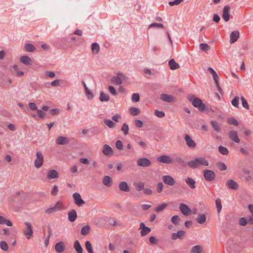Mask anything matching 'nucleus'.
Listing matches in <instances>:
<instances>
[{"instance_id":"f257e3e1","label":"nucleus","mask_w":253,"mask_h":253,"mask_svg":"<svg viewBox=\"0 0 253 253\" xmlns=\"http://www.w3.org/2000/svg\"><path fill=\"white\" fill-rule=\"evenodd\" d=\"M190 168L196 169L200 166H208L209 162L203 157H199L196 158L194 160L189 161L187 164Z\"/></svg>"},{"instance_id":"f03ea898","label":"nucleus","mask_w":253,"mask_h":253,"mask_svg":"<svg viewBox=\"0 0 253 253\" xmlns=\"http://www.w3.org/2000/svg\"><path fill=\"white\" fill-rule=\"evenodd\" d=\"M188 100L191 102L192 105L201 112L205 110V104L202 102V100L199 98L196 97L193 95L189 94L187 96Z\"/></svg>"},{"instance_id":"7ed1b4c3","label":"nucleus","mask_w":253,"mask_h":253,"mask_svg":"<svg viewBox=\"0 0 253 253\" xmlns=\"http://www.w3.org/2000/svg\"><path fill=\"white\" fill-rule=\"evenodd\" d=\"M25 224L26 227L23 230V234L26 236V238L30 239L33 236V230L31 223L26 221Z\"/></svg>"},{"instance_id":"20e7f679","label":"nucleus","mask_w":253,"mask_h":253,"mask_svg":"<svg viewBox=\"0 0 253 253\" xmlns=\"http://www.w3.org/2000/svg\"><path fill=\"white\" fill-rule=\"evenodd\" d=\"M43 162V157L41 152H37L36 153V159L34 162V165L37 169L40 168Z\"/></svg>"},{"instance_id":"39448f33","label":"nucleus","mask_w":253,"mask_h":253,"mask_svg":"<svg viewBox=\"0 0 253 253\" xmlns=\"http://www.w3.org/2000/svg\"><path fill=\"white\" fill-rule=\"evenodd\" d=\"M157 161L159 162L168 165L172 164L173 162L172 158L166 155H164L158 157L157 158Z\"/></svg>"},{"instance_id":"423d86ee","label":"nucleus","mask_w":253,"mask_h":253,"mask_svg":"<svg viewBox=\"0 0 253 253\" xmlns=\"http://www.w3.org/2000/svg\"><path fill=\"white\" fill-rule=\"evenodd\" d=\"M204 177L208 181H211L215 178V174L213 171L209 169H205L204 171Z\"/></svg>"},{"instance_id":"0eeeda50","label":"nucleus","mask_w":253,"mask_h":253,"mask_svg":"<svg viewBox=\"0 0 253 253\" xmlns=\"http://www.w3.org/2000/svg\"><path fill=\"white\" fill-rule=\"evenodd\" d=\"M136 163L138 166L141 167H149L152 164L151 162L148 159L146 158L138 159L137 160Z\"/></svg>"},{"instance_id":"6e6552de","label":"nucleus","mask_w":253,"mask_h":253,"mask_svg":"<svg viewBox=\"0 0 253 253\" xmlns=\"http://www.w3.org/2000/svg\"><path fill=\"white\" fill-rule=\"evenodd\" d=\"M163 182L169 186H173L175 184V181L174 178L170 175H164L162 177Z\"/></svg>"},{"instance_id":"1a4fd4ad","label":"nucleus","mask_w":253,"mask_h":253,"mask_svg":"<svg viewBox=\"0 0 253 253\" xmlns=\"http://www.w3.org/2000/svg\"><path fill=\"white\" fill-rule=\"evenodd\" d=\"M230 10V7L228 5H226L223 7L222 17L226 22L229 20Z\"/></svg>"},{"instance_id":"9d476101","label":"nucleus","mask_w":253,"mask_h":253,"mask_svg":"<svg viewBox=\"0 0 253 253\" xmlns=\"http://www.w3.org/2000/svg\"><path fill=\"white\" fill-rule=\"evenodd\" d=\"M73 197L75 203L78 206L80 207L85 203L84 201L81 198V195L79 193H74Z\"/></svg>"},{"instance_id":"9b49d317","label":"nucleus","mask_w":253,"mask_h":253,"mask_svg":"<svg viewBox=\"0 0 253 253\" xmlns=\"http://www.w3.org/2000/svg\"><path fill=\"white\" fill-rule=\"evenodd\" d=\"M55 142L57 145H65L69 143V139L67 137L60 136L57 137Z\"/></svg>"},{"instance_id":"f8f14e48","label":"nucleus","mask_w":253,"mask_h":253,"mask_svg":"<svg viewBox=\"0 0 253 253\" xmlns=\"http://www.w3.org/2000/svg\"><path fill=\"white\" fill-rule=\"evenodd\" d=\"M184 140L187 145L191 148H195L196 146L195 142L192 139L191 136L188 134H185L184 136Z\"/></svg>"},{"instance_id":"ddd939ff","label":"nucleus","mask_w":253,"mask_h":253,"mask_svg":"<svg viewBox=\"0 0 253 253\" xmlns=\"http://www.w3.org/2000/svg\"><path fill=\"white\" fill-rule=\"evenodd\" d=\"M160 98L162 100L169 103L174 102L175 101V97L166 93H162L161 95Z\"/></svg>"},{"instance_id":"4468645a","label":"nucleus","mask_w":253,"mask_h":253,"mask_svg":"<svg viewBox=\"0 0 253 253\" xmlns=\"http://www.w3.org/2000/svg\"><path fill=\"white\" fill-rule=\"evenodd\" d=\"M179 210L181 212L185 215H188L190 214L191 209L185 204L180 203L179 205Z\"/></svg>"},{"instance_id":"2eb2a0df","label":"nucleus","mask_w":253,"mask_h":253,"mask_svg":"<svg viewBox=\"0 0 253 253\" xmlns=\"http://www.w3.org/2000/svg\"><path fill=\"white\" fill-rule=\"evenodd\" d=\"M139 229H141L140 234L142 236H144L149 233L151 231V229L145 225L143 222L140 223Z\"/></svg>"},{"instance_id":"dca6fc26","label":"nucleus","mask_w":253,"mask_h":253,"mask_svg":"<svg viewBox=\"0 0 253 253\" xmlns=\"http://www.w3.org/2000/svg\"><path fill=\"white\" fill-rule=\"evenodd\" d=\"M102 153L105 156H110L113 155V150L109 145L105 144L103 146Z\"/></svg>"},{"instance_id":"f3484780","label":"nucleus","mask_w":253,"mask_h":253,"mask_svg":"<svg viewBox=\"0 0 253 253\" xmlns=\"http://www.w3.org/2000/svg\"><path fill=\"white\" fill-rule=\"evenodd\" d=\"M225 185L229 188L233 189V190H237L239 188L238 184L232 179L228 180L226 182Z\"/></svg>"},{"instance_id":"a211bd4d","label":"nucleus","mask_w":253,"mask_h":253,"mask_svg":"<svg viewBox=\"0 0 253 253\" xmlns=\"http://www.w3.org/2000/svg\"><path fill=\"white\" fill-rule=\"evenodd\" d=\"M229 136L230 139L236 143H239L240 139L238 136V134L235 130H231L229 132Z\"/></svg>"},{"instance_id":"6ab92c4d","label":"nucleus","mask_w":253,"mask_h":253,"mask_svg":"<svg viewBox=\"0 0 253 253\" xmlns=\"http://www.w3.org/2000/svg\"><path fill=\"white\" fill-rule=\"evenodd\" d=\"M185 232L183 230L178 231L176 233H173L171 238L172 240H176L178 239H181L184 236Z\"/></svg>"},{"instance_id":"aec40b11","label":"nucleus","mask_w":253,"mask_h":253,"mask_svg":"<svg viewBox=\"0 0 253 253\" xmlns=\"http://www.w3.org/2000/svg\"><path fill=\"white\" fill-rule=\"evenodd\" d=\"M55 251L59 253H63L65 250V245L63 242H59L55 245Z\"/></svg>"},{"instance_id":"412c9836","label":"nucleus","mask_w":253,"mask_h":253,"mask_svg":"<svg viewBox=\"0 0 253 253\" xmlns=\"http://www.w3.org/2000/svg\"><path fill=\"white\" fill-rule=\"evenodd\" d=\"M239 35L238 31L232 32L230 35V43H233L236 42L239 37Z\"/></svg>"},{"instance_id":"4be33fe9","label":"nucleus","mask_w":253,"mask_h":253,"mask_svg":"<svg viewBox=\"0 0 253 253\" xmlns=\"http://www.w3.org/2000/svg\"><path fill=\"white\" fill-rule=\"evenodd\" d=\"M119 187L121 191L128 192L130 191V188L127 183L125 181H121L119 184Z\"/></svg>"},{"instance_id":"5701e85b","label":"nucleus","mask_w":253,"mask_h":253,"mask_svg":"<svg viewBox=\"0 0 253 253\" xmlns=\"http://www.w3.org/2000/svg\"><path fill=\"white\" fill-rule=\"evenodd\" d=\"M59 177V174L57 171L54 169H51L48 171L47 174L48 179L57 178Z\"/></svg>"},{"instance_id":"b1692460","label":"nucleus","mask_w":253,"mask_h":253,"mask_svg":"<svg viewBox=\"0 0 253 253\" xmlns=\"http://www.w3.org/2000/svg\"><path fill=\"white\" fill-rule=\"evenodd\" d=\"M185 182L191 189H195L196 188V182L194 179L191 177H187L185 179Z\"/></svg>"},{"instance_id":"393cba45","label":"nucleus","mask_w":253,"mask_h":253,"mask_svg":"<svg viewBox=\"0 0 253 253\" xmlns=\"http://www.w3.org/2000/svg\"><path fill=\"white\" fill-rule=\"evenodd\" d=\"M20 61L26 65L32 64V59L28 56H22L20 58Z\"/></svg>"},{"instance_id":"a878e982","label":"nucleus","mask_w":253,"mask_h":253,"mask_svg":"<svg viewBox=\"0 0 253 253\" xmlns=\"http://www.w3.org/2000/svg\"><path fill=\"white\" fill-rule=\"evenodd\" d=\"M197 222L200 224H204L206 221V214L200 213L196 218Z\"/></svg>"},{"instance_id":"bb28decb","label":"nucleus","mask_w":253,"mask_h":253,"mask_svg":"<svg viewBox=\"0 0 253 253\" xmlns=\"http://www.w3.org/2000/svg\"><path fill=\"white\" fill-rule=\"evenodd\" d=\"M169 65L171 70L177 69L180 67L179 65L173 59H171L169 61Z\"/></svg>"},{"instance_id":"cd10ccee","label":"nucleus","mask_w":253,"mask_h":253,"mask_svg":"<svg viewBox=\"0 0 253 253\" xmlns=\"http://www.w3.org/2000/svg\"><path fill=\"white\" fill-rule=\"evenodd\" d=\"M68 219L71 222H74L77 218V215L76 211L74 210H72L68 212Z\"/></svg>"},{"instance_id":"c85d7f7f","label":"nucleus","mask_w":253,"mask_h":253,"mask_svg":"<svg viewBox=\"0 0 253 253\" xmlns=\"http://www.w3.org/2000/svg\"><path fill=\"white\" fill-rule=\"evenodd\" d=\"M102 182L107 187H110L112 185V180L110 176L106 175L103 177Z\"/></svg>"},{"instance_id":"c756f323","label":"nucleus","mask_w":253,"mask_h":253,"mask_svg":"<svg viewBox=\"0 0 253 253\" xmlns=\"http://www.w3.org/2000/svg\"><path fill=\"white\" fill-rule=\"evenodd\" d=\"M74 247L77 253H83V248L78 240L75 241Z\"/></svg>"},{"instance_id":"7c9ffc66","label":"nucleus","mask_w":253,"mask_h":253,"mask_svg":"<svg viewBox=\"0 0 253 253\" xmlns=\"http://www.w3.org/2000/svg\"><path fill=\"white\" fill-rule=\"evenodd\" d=\"M211 125L213 128L214 130L216 132H219L221 131V127L219 126L218 123L215 121H211Z\"/></svg>"},{"instance_id":"2f4dec72","label":"nucleus","mask_w":253,"mask_h":253,"mask_svg":"<svg viewBox=\"0 0 253 253\" xmlns=\"http://www.w3.org/2000/svg\"><path fill=\"white\" fill-rule=\"evenodd\" d=\"M90 231V226L89 225L84 226L81 229V233L83 235H87L89 234Z\"/></svg>"},{"instance_id":"473e14b6","label":"nucleus","mask_w":253,"mask_h":253,"mask_svg":"<svg viewBox=\"0 0 253 253\" xmlns=\"http://www.w3.org/2000/svg\"><path fill=\"white\" fill-rule=\"evenodd\" d=\"M111 82L114 85H119L122 84V81L121 77L118 76H114L111 79Z\"/></svg>"},{"instance_id":"72a5a7b5","label":"nucleus","mask_w":253,"mask_h":253,"mask_svg":"<svg viewBox=\"0 0 253 253\" xmlns=\"http://www.w3.org/2000/svg\"><path fill=\"white\" fill-rule=\"evenodd\" d=\"M203 250L202 246L200 245H196L192 247L191 249V253H201Z\"/></svg>"},{"instance_id":"f704fd0d","label":"nucleus","mask_w":253,"mask_h":253,"mask_svg":"<svg viewBox=\"0 0 253 253\" xmlns=\"http://www.w3.org/2000/svg\"><path fill=\"white\" fill-rule=\"evenodd\" d=\"M91 49L93 54H96L99 52L100 46L99 44L96 42L91 44Z\"/></svg>"},{"instance_id":"c9c22d12","label":"nucleus","mask_w":253,"mask_h":253,"mask_svg":"<svg viewBox=\"0 0 253 253\" xmlns=\"http://www.w3.org/2000/svg\"><path fill=\"white\" fill-rule=\"evenodd\" d=\"M109 100V96L103 92L100 93L99 100L101 102L108 101Z\"/></svg>"},{"instance_id":"e433bc0d","label":"nucleus","mask_w":253,"mask_h":253,"mask_svg":"<svg viewBox=\"0 0 253 253\" xmlns=\"http://www.w3.org/2000/svg\"><path fill=\"white\" fill-rule=\"evenodd\" d=\"M129 112L132 116H136L139 114L140 111L137 108L131 107L129 109Z\"/></svg>"},{"instance_id":"4c0bfd02","label":"nucleus","mask_w":253,"mask_h":253,"mask_svg":"<svg viewBox=\"0 0 253 253\" xmlns=\"http://www.w3.org/2000/svg\"><path fill=\"white\" fill-rule=\"evenodd\" d=\"M175 163L180 164L182 167H185L186 164L183 159L180 157H176L174 160Z\"/></svg>"},{"instance_id":"58836bf2","label":"nucleus","mask_w":253,"mask_h":253,"mask_svg":"<svg viewBox=\"0 0 253 253\" xmlns=\"http://www.w3.org/2000/svg\"><path fill=\"white\" fill-rule=\"evenodd\" d=\"M63 207V204L62 203L60 202V201H58L56 204L53 207H52L53 210V211L54 212H56L62 209Z\"/></svg>"},{"instance_id":"ea45409f","label":"nucleus","mask_w":253,"mask_h":253,"mask_svg":"<svg viewBox=\"0 0 253 253\" xmlns=\"http://www.w3.org/2000/svg\"><path fill=\"white\" fill-rule=\"evenodd\" d=\"M63 207V204L62 203L60 202V201H58L56 204L53 207H52L53 210V211L54 212H56L62 209Z\"/></svg>"},{"instance_id":"a19ab883","label":"nucleus","mask_w":253,"mask_h":253,"mask_svg":"<svg viewBox=\"0 0 253 253\" xmlns=\"http://www.w3.org/2000/svg\"><path fill=\"white\" fill-rule=\"evenodd\" d=\"M63 207V204L62 203L60 202V201H58L56 204L53 207H52L53 210V211L54 212H56L62 209Z\"/></svg>"},{"instance_id":"79ce46f5","label":"nucleus","mask_w":253,"mask_h":253,"mask_svg":"<svg viewBox=\"0 0 253 253\" xmlns=\"http://www.w3.org/2000/svg\"><path fill=\"white\" fill-rule=\"evenodd\" d=\"M63 207V204L62 203L60 202V201H58L56 204L53 207H52L53 210V211L54 212H56L62 209Z\"/></svg>"},{"instance_id":"37998d69","label":"nucleus","mask_w":253,"mask_h":253,"mask_svg":"<svg viewBox=\"0 0 253 253\" xmlns=\"http://www.w3.org/2000/svg\"><path fill=\"white\" fill-rule=\"evenodd\" d=\"M168 204L166 203H163L161 205H159L155 209V211L157 212H160L163 211L167 207Z\"/></svg>"},{"instance_id":"c03bdc74","label":"nucleus","mask_w":253,"mask_h":253,"mask_svg":"<svg viewBox=\"0 0 253 253\" xmlns=\"http://www.w3.org/2000/svg\"><path fill=\"white\" fill-rule=\"evenodd\" d=\"M85 248L88 253H94L92 245L90 242L88 241H87L85 243Z\"/></svg>"},{"instance_id":"a18cd8bd","label":"nucleus","mask_w":253,"mask_h":253,"mask_svg":"<svg viewBox=\"0 0 253 253\" xmlns=\"http://www.w3.org/2000/svg\"><path fill=\"white\" fill-rule=\"evenodd\" d=\"M25 49L28 52H33L36 48L31 43H27L25 45Z\"/></svg>"},{"instance_id":"49530a36","label":"nucleus","mask_w":253,"mask_h":253,"mask_svg":"<svg viewBox=\"0 0 253 253\" xmlns=\"http://www.w3.org/2000/svg\"><path fill=\"white\" fill-rule=\"evenodd\" d=\"M104 123L110 128H113L115 126V124L110 120L104 119Z\"/></svg>"},{"instance_id":"de8ad7c7","label":"nucleus","mask_w":253,"mask_h":253,"mask_svg":"<svg viewBox=\"0 0 253 253\" xmlns=\"http://www.w3.org/2000/svg\"><path fill=\"white\" fill-rule=\"evenodd\" d=\"M216 165L218 169L221 171H224L227 169L226 166L223 163L219 162L217 163Z\"/></svg>"},{"instance_id":"09e8293b","label":"nucleus","mask_w":253,"mask_h":253,"mask_svg":"<svg viewBox=\"0 0 253 253\" xmlns=\"http://www.w3.org/2000/svg\"><path fill=\"white\" fill-rule=\"evenodd\" d=\"M218 151L220 153H221L223 155H226L228 154V150L227 149V148L222 146H219Z\"/></svg>"},{"instance_id":"8fccbe9b","label":"nucleus","mask_w":253,"mask_h":253,"mask_svg":"<svg viewBox=\"0 0 253 253\" xmlns=\"http://www.w3.org/2000/svg\"><path fill=\"white\" fill-rule=\"evenodd\" d=\"M227 123L230 125H233L234 126H238L239 123L238 121L234 118H229L227 119Z\"/></svg>"},{"instance_id":"3c124183","label":"nucleus","mask_w":253,"mask_h":253,"mask_svg":"<svg viewBox=\"0 0 253 253\" xmlns=\"http://www.w3.org/2000/svg\"><path fill=\"white\" fill-rule=\"evenodd\" d=\"M135 186L136 190L138 191H140L144 188V184L142 182L136 183Z\"/></svg>"},{"instance_id":"603ef678","label":"nucleus","mask_w":253,"mask_h":253,"mask_svg":"<svg viewBox=\"0 0 253 253\" xmlns=\"http://www.w3.org/2000/svg\"><path fill=\"white\" fill-rule=\"evenodd\" d=\"M241 100L242 101V104L243 107H244L246 109H249V105L245 98L243 96H242L241 97Z\"/></svg>"},{"instance_id":"864d4df0","label":"nucleus","mask_w":253,"mask_h":253,"mask_svg":"<svg viewBox=\"0 0 253 253\" xmlns=\"http://www.w3.org/2000/svg\"><path fill=\"white\" fill-rule=\"evenodd\" d=\"M215 204H216V207L217 209V212L219 213L221 209H222V205L221 203V201L219 198H218L215 201Z\"/></svg>"},{"instance_id":"5fc2aeb1","label":"nucleus","mask_w":253,"mask_h":253,"mask_svg":"<svg viewBox=\"0 0 253 253\" xmlns=\"http://www.w3.org/2000/svg\"><path fill=\"white\" fill-rule=\"evenodd\" d=\"M239 98L238 96H236L234 97V98L232 100L231 104L232 105L236 107H239Z\"/></svg>"},{"instance_id":"6e6d98bb","label":"nucleus","mask_w":253,"mask_h":253,"mask_svg":"<svg viewBox=\"0 0 253 253\" xmlns=\"http://www.w3.org/2000/svg\"><path fill=\"white\" fill-rule=\"evenodd\" d=\"M129 127L127 124L126 123L124 124L122 126L121 130L123 131L125 135H126L128 133Z\"/></svg>"},{"instance_id":"4d7b16f0","label":"nucleus","mask_w":253,"mask_h":253,"mask_svg":"<svg viewBox=\"0 0 253 253\" xmlns=\"http://www.w3.org/2000/svg\"><path fill=\"white\" fill-rule=\"evenodd\" d=\"M139 95L137 93H133L131 96V100L133 102H138L139 101Z\"/></svg>"},{"instance_id":"13d9d810","label":"nucleus","mask_w":253,"mask_h":253,"mask_svg":"<svg viewBox=\"0 0 253 253\" xmlns=\"http://www.w3.org/2000/svg\"><path fill=\"white\" fill-rule=\"evenodd\" d=\"M200 48L204 51H208L210 49V47L208 44L201 43L200 44Z\"/></svg>"},{"instance_id":"bf43d9fd","label":"nucleus","mask_w":253,"mask_h":253,"mask_svg":"<svg viewBox=\"0 0 253 253\" xmlns=\"http://www.w3.org/2000/svg\"><path fill=\"white\" fill-rule=\"evenodd\" d=\"M0 246L1 249L4 251H6L8 249V245H7V243L4 241L0 242Z\"/></svg>"},{"instance_id":"052dcab7","label":"nucleus","mask_w":253,"mask_h":253,"mask_svg":"<svg viewBox=\"0 0 253 253\" xmlns=\"http://www.w3.org/2000/svg\"><path fill=\"white\" fill-rule=\"evenodd\" d=\"M171 221L174 224L177 225L179 222V218L177 215H174L171 217Z\"/></svg>"},{"instance_id":"680f3d73","label":"nucleus","mask_w":253,"mask_h":253,"mask_svg":"<svg viewBox=\"0 0 253 253\" xmlns=\"http://www.w3.org/2000/svg\"><path fill=\"white\" fill-rule=\"evenodd\" d=\"M154 114L157 117L159 118H163L165 115V114L164 112L159 111L158 110H156Z\"/></svg>"},{"instance_id":"e2e57ef3","label":"nucleus","mask_w":253,"mask_h":253,"mask_svg":"<svg viewBox=\"0 0 253 253\" xmlns=\"http://www.w3.org/2000/svg\"><path fill=\"white\" fill-rule=\"evenodd\" d=\"M154 27L163 28L164 25L161 23H152L149 26V28H154Z\"/></svg>"},{"instance_id":"0e129e2a","label":"nucleus","mask_w":253,"mask_h":253,"mask_svg":"<svg viewBox=\"0 0 253 253\" xmlns=\"http://www.w3.org/2000/svg\"><path fill=\"white\" fill-rule=\"evenodd\" d=\"M163 187H164L163 183L161 182H159L157 184V192L159 193L162 192V191H163Z\"/></svg>"},{"instance_id":"69168bd1","label":"nucleus","mask_w":253,"mask_h":253,"mask_svg":"<svg viewBox=\"0 0 253 253\" xmlns=\"http://www.w3.org/2000/svg\"><path fill=\"white\" fill-rule=\"evenodd\" d=\"M58 192V188L56 185H54L51 191V194L52 196H56Z\"/></svg>"},{"instance_id":"338daca9","label":"nucleus","mask_w":253,"mask_h":253,"mask_svg":"<svg viewBox=\"0 0 253 253\" xmlns=\"http://www.w3.org/2000/svg\"><path fill=\"white\" fill-rule=\"evenodd\" d=\"M85 93L88 99L91 100L93 98V94L89 89L85 90Z\"/></svg>"},{"instance_id":"774afa93","label":"nucleus","mask_w":253,"mask_h":253,"mask_svg":"<svg viewBox=\"0 0 253 253\" xmlns=\"http://www.w3.org/2000/svg\"><path fill=\"white\" fill-rule=\"evenodd\" d=\"M29 107L32 110H37H37H38L36 104L34 102L29 103Z\"/></svg>"}]
</instances>
